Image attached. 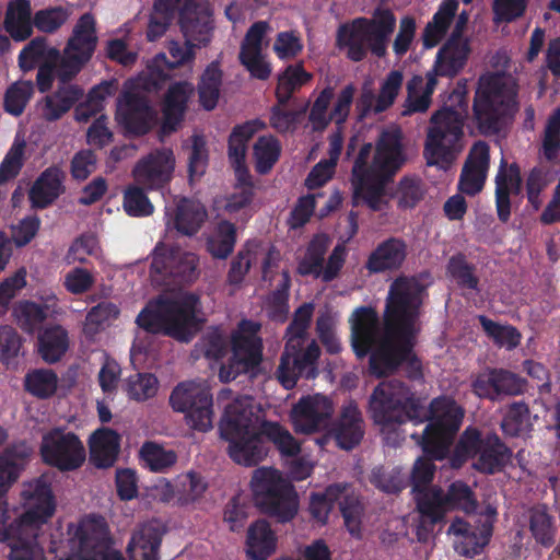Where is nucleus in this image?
Wrapping results in <instances>:
<instances>
[{"label":"nucleus","mask_w":560,"mask_h":560,"mask_svg":"<svg viewBox=\"0 0 560 560\" xmlns=\"http://www.w3.org/2000/svg\"><path fill=\"white\" fill-rule=\"evenodd\" d=\"M175 168V156L171 149H155L136 164L132 174L136 182L148 189L167 185Z\"/></svg>","instance_id":"obj_24"},{"label":"nucleus","mask_w":560,"mask_h":560,"mask_svg":"<svg viewBox=\"0 0 560 560\" xmlns=\"http://www.w3.org/2000/svg\"><path fill=\"white\" fill-rule=\"evenodd\" d=\"M208 149L203 136L194 135L191 137V150L188 158V174L190 180L200 178L208 166Z\"/></svg>","instance_id":"obj_61"},{"label":"nucleus","mask_w":560,"mask_h":560,"mask_svg":"<svg viewBox=\"0 0 560 560\" xmlns=\"http://www.w3.org/2000/svg\"><path fill=\"white\" fill-rule=\"evenodd\" d=\"M82 560H125L119 551L112 550L106 541V523L101 516H91L75 533Z\"/></svg>","instance_id":"obj_25"},{"label":"nucleus","mask_w":560,"mask_h":560,"mask_svg":"<svg viewBox=\"0 0 560 560\" xmlns=\"http://www.w3.org/2000/svg\"><path fill=\"white\" fill-rule=\"evenodd\" d=\"M68 348V331L60 325L47 327L38 336V352L46 363L60 361Z\"/></svg>","instance_id":"obj_42"},{"label":"nucleus","mask_w":560,"mask_h":560,"mask_svg":"<svg viewBox=\"0 0 560 560\" xmlns=\"http://www.w3.org/2000/svg\"><path fill=\"white\" fill-rule=\"evenodd\" d=\"M241 328L249 334H240L233 337L232 357L219 372V377L224 383L234 381L241 374L254 372L262 360V342L256 336L259 326L250 320H243Z\"/></svg>","instance_id":"obj_17"},{"label":"nucleus","mask_w":560,"mask_h":560,"mask_svg":"<svg viewBox=\"0 0 560 560\" xmlns=\"http://www.w3.org/2000/svg\"><path fill=\"white\" fill-rule=\"evenodd\" d=\"M197 266L198 257L194 253L158 243L153 250L150 270L151 273L161 276L166 284L180 287L197 279Z\"/></svg>","instance_id":"obj_19"},{"label":"nucleus","mask_w":560,"mask_h":560,"mask_svg":"<svg viewBox=\"0 0 560 560\" xmlns=\"http://www.w3.org/2000/svg\"><path fill=\"white\" fill-rule=\"evenodd\" d=\"M162 536L159 524L148 522L140 525L127 546L130 560H158Z\"/></svg>","instance_id":"obj_32"},{"label":"nucleus","mask_w":560,"mask_h":560,"mask_svg":"<svg viewBox=\"0 0 560 560\" xmlns=\"http://www.w3.org/2000/svg\"><path fill=\"white\" fill-rule=\"evenodd\" d=\"M313 75L304 69L302 62L289 65L278 77L277 102L287 105L293 93L312 80Z\"/></svg>","instance_id":"obj_45"},{"label":"nucleus","mask_w":560,"mask_h":560,"mask_svg":"<svg viewBox=\"0 0 560 560\" xmlns=\"http://www.w3.org/2000/svg\"><path fill=\"white\" fill-rule=\"evenodd\" d=\"M334 95V88L328 85L320 91L314 101L308 115V120L313 126V130L322 131L330 124V113L327 114V110Z\"/></svg>","instance_id":"obj_60"},{"label":"nucleus","mask_w":560,"mask_h":560,"mask_svg":"<svg viewBox=\"0 0 560 560\" xmlns=\"http://www.w3.org/2000/svg\"><path fill=\"white\" fill-rule=\"evenodd\" d=\"M425 456L427 457H420L416 460L410 476L412 492L415 493L417 505L421 515L423 514L424 510L422 506V501L425 499V494L438 488L431 487V482L436 469L433 463L435 458L429 454H425Z\"/></svg>","instance_id":"obj_46"},{"label":"nucleus","mask_w":560,"mask_h":560,"mask_svg":"<svg viewBox=\"0 0 560 560\" xmlns=\"http://www.w3.org/2000/svg\"><path fill=\"white\" fill-rule=\"evenodd\" d=\"M404 81L400 70H392L381 85L378 96L374 106L375 113H383L395 102Z\"/></svg>","instance_id":"obj_59"},{"label":"nucleus","mask_w":560,"mask_h":560,"mask_svg":"<svg viewBox=\"0 0 560 560\" xmlns=\"http://www.w3.org/2000/svg\"><path fill=\"white\" fill-rule=\"evenodd\" d=\"M423 521L417 528L419 541H425L427 534H423L427 518L430 525H435L444 520L447 511L460 510L467 514L477 510L478 502L471 488L462 480H456L448 486L446 492L440 487L425 494L422 501Z\"/></svg>","instance_id":"obj_14"},{"label":"nucleus","mask_w":560,"mask_h":560,"mask_svg":"<svg viewBox=\"0 0 560 560\" xmlns=\"http://www.w3.org/2000/svg\"><path fill=\"white\" fill-rule=\"evenodd\" d=\"M476 271V266L463 253L451 256L446 265L447 276L462 290L479 291L480 280Z\"/></svg>","instance_id":"obj_48"},{"label":"nucleus","mask_w":560,"mask_h":560,"mask_svg":"<svg viewBox=\"0 0 560 560\" xmlns=\"http://www.w3.org/2000/svg\"><path fill=\"white\" fill-rule=\"evenodd\" d=\"M289 289L290 277L288 272H283L282 283L271 293L268 300V313L271 319L284 322L289 313Z\"/></svg>","instance_id":"obj_63"},{"label":"nucleus","mask_w":560,"mask_h":560,"mask_svg":"<svg viewBox=\"0 0 560 560\" xmlns=\"http://www.w3.org/2000/svg\"><path fill=\"white\" fill-rule=\"evenodd\" d=\"M468 92L466 83L458 82L450 93L444 106L436 110L423 148V155L429 166L447 167L459 151L458 143L464 136V121L468 115Z\"/></svg>","instance_id":"obj_7"},{"label":"nucleus","mask_w":560,"mask_h":560,"mask_svg":"<svg viewBox=\"0 0 560 560\" xmlns=\"http://www.w3.org/2000/svg\"><path fill=\"white\" fill-rule=\"evenodd\" d=\"M427 397L418 395L400 380L381 382L371 394L369 406L375 423L383 427L411 422H429L420 438L424 454L438 460L444 459L460 429L464 408L446 395L433 398L425 406ZM411 438H418L412 434Z\"/></svg>","instance_id":"obj_2"},{"label":"nucleus","mask_w":560,"mask_h":560,"mask_svg":"<svg viewBox=\"0 0 560 560\" xmlns=\"http://www.w3.org/2000/svg\"><path fill=\"white\" fill-rule=\"evenodd\" d=\"M326 252L327 242L318 237L313 238L306 249L304 258L299 262V273L301 276L320 277Z\"/></svg>","instance_id":"obj_55"},{"label":"nucleus","mask_w":560,"mask_h":560,"mask_svg":"<svg viewBox=\"0 0 560 560\" xmlns=\"http://www.w3.org/2000/svg\"><path fill=\"white\" fill-rule=\"evenodd\" d=\"M236 242V225L229 220H220L206 236L205 247L213 259L225 260L234 252Z\"/></svg>","instance_id":"obj_39"},{"label":"nucleus","mask_w":560,"mask_h":560,"mask_svg":"<svg viewBox=\"0 0 560 560\" xmlns=\"http://www.w3.org/2000/svg\"><path fill=\"white\" fill-rule=\"evenodd\" d=\"M159 381L152 373H135L126 380L125 390L130 399L144 401L158 392Z\"/></svg>","instance_id":"obj_56"},{"label":"nucleus","mask_w":560,"mask_h":560,"mask_svg":"<svg viewBox=\"0 0 560 560\" xmlns=\"http://www.w3.org/2000/svg\"><path fill=\"white\" fill-rule=\"evenodd\" d=\"M178 23L187 43L206 46L210 42L213 25L206 0H185L178 10Z\"/></svg>","instance_id":"obj_26"},{"label":"nucleus","mask_w":560,"mask_h":560,"mask_svg":"<svg viewBox=\"0 0 560 560\" xmlns=\"http://www.w3.org/2000/svg\"><path fill=\"white\" fill-rule=\"evenodd\" d=\"M303 343L295 339H288L281 354L276 374L280 384L287 389L295 387L301 377L314 380L318 375L319 346L313 340L303 349Z\"/></svg>","instance_id":"obj_16"},{"label":"nucleus","mask_w":560,"mask_h":560,"mask_svg":"<svg viewBox=\"0 0 560 560\" xmlns=\"http://www.w3.org/2000/svg\"><path fill=\"white\" fill-rule=\"evenodd\" d=\"M33 94L34 83L31 80H21L12 83L4 93V110L12 116L19 117L23 114Z\"/></svg>","instance_id":"obj_51"},{"label":"nucleus","mask_w":560,"mask_h":560,"mask_svg":"<svg viewBox=\"0 0 560 560\" xmlns=\"http://www.w3.org/2000/svg\"><path fill=\"white\" fill-rule=\"evenodd\" d=\"M529 532L537 544L549 548L555 544L557 526L546 504L529 509Z\"/></svg>","instance_id":"obj_44"},{"label":"nucleus","mask_w":560,"mask_h":560,"mask_svg":"<svg viewBox=\"0 0 560 560\" xmlns=\"http://www.w3.org/2000/svg\"><path fill=\"white\" fill-rule=\"evenodd\" d=\"M229 442L228 454L237 465L254 467L269 453L271 442L283 456H296L301 446L293 435L279 422L264 420L256 432Z\"/></svg>","instance_id":"obj_10"},{"label":"nucleus","mask_w":560,"mask_h":560,"mask_svg":"<svg viewBox=\"0 0 560 560\" xmlns=\"http://www.w3.org/2000/svg\"><path fill=\"white\" fill-rule=\"evenodd\" d=\"M395 26V14L389 9L377 8L371 19L355 18L339 25L336 45L353 62L363 61L369 52L377 58H384Z\"/></svg>","instance_id":"obj_8"},{"label":"nucleus","mask_w":560,"mask_h":560,"mask_svg":"<svg viewBox=\"0 0 560 560\" xmlns=\"http://www.w3.org/2000/svg\"><path fill=\"white\" fill-rule=\"evenodd\" d=\"M84 96V90L78 84L62 83L57 89L43 97L40 102V114L48 122L62 118L71 108H75Z\"/></svg>","instance_id":"obj_30"},{"label":"nucleus","mask_w":560,"mask_h":560,"mask_svg":"<svg viewBox=\"0 0 560 560\" xmlns=\"http://www.w3.org/2000/svg\"><path fill=\"white\" fill-rule=\"evenodd\" d=\"M492 535L490 527L472 528L465 535L457 547V551L468 558L480 555L489 544Z\"/></svg>","instance_id":"obj_62"},{"label":"nucleus","mask_w":560,"mask_h":560,"mask_svg":"<svg viewBox=\"0 0 560 560\" xmlns=\"http://www.w3.org/2000/svg\"><path fill=\"white\" fill-rule=\"evenodd\" d=\"M66 173L56 165L47 167L32 185L28 199L32 208L46 209L66 191Z\"/></svg>","instance_id":"obj_29"},{"label":"nucleus","mask_w":560,"mask_h":560,"mask_svg":"<svg viewBox=\"0 0 560 560\" xmlns=\"http://www.w3.org/2000/svg\"><path fill=\"white\" fill-rule=\"evenodd\" d=\"M118 90L116 80H104L94 85L86 94L83 102H79L74 110V118L79 122H86L93 116L104 109V102L107 97L114 95Z\"/></svg>","instance_id":"obj_41"},{"label":"nucleus","mask_w":560,"mask_h":560,"mask_svg":"<svg viewBox=\"0 0 560 560\" xmlns=\"http://www.w3.org/2000/svg\"><path fill=\"white\" fill-rule=\"evenodd\" d=\"M199 298L186 293L178 299L159 298L150 301L138 314L136 323L144 331L162 334L187 341L190 329L197 326L196 311Z\"/></svg>","instance_id":"obj_9"},{"label":"nucleus","mask_w":560,"mask_h":560,"mask_svg":"<svg viewBox=\"0 0 560 560\" xmlns=\"http://www.w3.org/2000/svg\"><path fill=\"white\" fill-rule=\"evenodd\" d=\"M372 143H364L354 160L351 183L355 198H362L370 209L380 210L386 186L406 163V154L399 130L383 131L376 142L370 163Z\"/></svg>","instance_id":"obj_4"},{"label":"nucleus","mask_w":560,"mask_h":560,"mask_svg":"<svg viewBox=\"0 0 560 560\" xmlns=\"http://www.w3.org/2000/svg\"><path fill=\"white\" fill-rule=\"evenodd\" d=\"M120 450V435L113 429H97L91 436L90 457L97 468L113 466Z\"/></svg>","instance_id":"obj_35"},{"label":"nucleus","mask_w":560,"mask_h":560,"mask_svg":"<svg viewBox=\"0 0 560 560\" xmlns=\"http://www.w3.org/2000/svg\"><path fill=\"white\" fill-rule=\"evenodd\" d=\"M541 154L548 162H553L560 154V107L555 108L547 118Z\"/></svg>","instance_id":"obj_54"},{"label":"nucleus","mask_w":560,"mask_h":560,"mask_svg":"<svg viewBox=\"0 0 560 560\" xmlns=\"http://www.w3.org/2000/svg\"><path fill=\"white\" fill-rule=\"evenodd\" d=\"M369 480L376 489L387 494H397L407 486L405 476L399 468L374 467Z\"/></svg>","instance_id":"obj_53"},{"label":"nucleus","mask_w":560,"mask_h":560,"mask_svg":"<svg viewBox=\"0 0 560 560\" xmlns=\"http://www.w3.org/2000/svg\"><path fill=\"white\" fill-rule=\"evenodd\" d=\"M223 72L220 62H210L202 72L198 82L199 103L206 110L217 107L222 85Z\"/></svg>","instance_id":"obj_43"},{"label":"nucleus","mask_w":560,"mask_h":560,"mask_svg":"<svg viewBox=\"0 0 560 560\" xmlns=\"http://www.w3.org/2000/svg\"><path fill=\"white\" fill-rule=\"evenodd\" d=\"M406 256V243L400 238L390 237L378 244L370 254L365 267L371 273L397 270L401 267Z\"/></svg>","instance_id":"obj_33"},{"label":"nucleus","mask_w":560,"mask_h":560,"mask_svg":"<svg viewBox=\"0 0 560 560\" xmlns=\"http://www.w3.org/2000/svg\"><path fill=\"white\" fill-rule=\"evenodd\" d=\"M50 48L47 44V38L44 36H37L31 39L20 51L18 57V65L21 71L30 72L36 67H39L42 62L50 60Z\"/></svg>","instance_id":"obj_52"},{"label":"nucleus","mask_w":560,"mask_h":560,"mask_svg":"<svg viewBox=\"0 0 560 560\" xmlns=\"http://www.w3.org/2000/svg\"><path fill=\"white\" fill-rule=\"evenodd\" d=\"M424 285L416 277H397L385 300L383 331L375 308L360 306L353 312L351 347L358 359L370 355L371 375L394 374L415 348Z\"/></svg>","instance_id":"obj_1"},{"label":"nucleus","mask_w":560,"mask_h":560,"mask_svg":"<svg viewBox=\"0 0 560 560\" xmlns=\"http://www.w3.org/2000/svg\"><path fill=\"white\" fill-rule=\"evenodd\" d=\"M98 43L96 21L92 13L82 14L73 26L62 52L50 48V60L37 68L36 86L40 93L58 84L71 82L92 59Z\"/></svg>","instance_id":"obj_5"},{"label":"nucleus","mask_w":560,"mask_h":560,"mask_svg":"<svg viewBox=\"0 0 560 560\" xmlns=\"http://www.w3.org/2000/svg\"><path fill=\"white\" fill-rule=\"evenodd\" d=\"M471 392L479 398L499 402L505 397L523 395L527 381L502 368H488L471 381Z\"/></svg>","instance_id":"obj_20"},{"label":"nucleus","mask_w":560,"mask_h":560,"mask_svg":"<svg viewBox=\"0 0 560 560\" xmlns=\"http://www.w3.org/2000/svg\"><path fill=\"white\" fill-rule=\"evenodd\" d=\"M281 143L271 135L260 136L253 145V160L256 173L267 175L281 155Z\"/></svg>","instance_id":"obj_47"},{"label":"nucleus","mask_w":560,"mask_h":560,"mask_svg":"<svg viewBox=\"0 0 560 560\" xmlns=\"http://www.w3.org/2000/svg\"><path fill=\"white\" fill-rule=\"evenodd\" d=\"M335 503H338L348 532L360 537L364 506L349 483H332L323 492L312 493L308 511L313 518L326 524Z\"/></svg>","instance_id":"obj_12"},{"label":"nucleus","mask_w":560,"mask_h":560,"mask_svg":"<svg viewBox=\"0 0 560 560\" xmlns=\"http://www.w3.org/2000/svg\"><path fill=\"white\" fill-rule=\"evenodd\" d=\"M31 452L25 442H19L0 453V500L25 469ZM22 498L25 512L14 520L0 504V542L10 547V560H43L38 539L43 526L56 511L51 486L46 478L39 477L24 486Z\"/></svg>","instance_id":"obj_3"},{"label":"nucleus","mask_w":560,"mask_h":560,"mask_svg":"<svg viewBox=\"0 0 560 560\" xmlns=\"http://www.w3.org/2000/svg\"><path fill=\"white\" fill-rule=\"evenodd\" d=\"M548 171L540 166L533 167L526 178V197L534 210H539L542 200L541 192L548 186Z\"/></svg>","instance_id":"obj_64"},{"label":"nucleus","mask_w":560,"mask_h":560,"mask_svg":"<svg viewBox=\"0 0 560 560\" xmlns=\"http://www.w3.org/2000/svg\"><path fill=\"white\" fill-rule=\"evenodd\" d=\"M208 218L202 203L188 198H182L176 207L174 228L183 235L192 236L199 232Z\"/></svg>","instance_id":"obj_40"},{"label":"nucleus","mask_w":560,"mask_h":560,"mask_svg":"<svg viewBox=\"0 0 560 560\" xmlns=\"http://www.w3.org/2000/svg\"><path fill=\"white\" fill-rule=\"evenodd\" d=\"M192 93L194 86L187 81L174 82L168 86L161 105L162 121L159 131L161 137L171 136L179 129Z\"/></svg>","instance_id":"obj_27"},{"label":"nucleus","mask_w":560,"mask_h":560,"mask_svg":"<svg viewBox=\"0 0 560 560\" xmlns=\"http://www.w3.org/2000/svg\"><path fill=\"white\" fill-rule=\"evenodd\" d=\"M25 390L39 399L55 395L58 387V376L50 369H37L28 372L24 381Z\"/></svg>","instance_id":"obj_50"},{"label":"nucleus","mask_w":560,"mask_h":560,"mask_svg":"<svg viewBox=\"0 0 560 560\" xmlns=\"http://www.w3.org/2000/svg\"><path fill=\"white\" fill-rule=\"evenodd\" d=\"M266 128V124L256 118L233 127L228 139V158L234 170L237 183L243 189L253 190V180L246 165V153L249 140L254 135Z\"/></svg>","instance_id":"obj_22"},{"label":"nucleus","mask_w":560,"mask_h":560,"mask_svg":"<svg viewBox=\"0 0 560 560\" xmlns=\"http://www.w3.org/2000/svg\"><path fill=\"white\" fill-rule=\"evenodd\" d=\"M3 26L15 42H24L33 34V18L30 0H12L8 3Z\"/></svg>","instance_id":"obj_34"},{"label":"nucleus","mask_w":560,"mask_h":560,"mask_svg":"<svg viewBox=\"0 0 560 560\" xmlns=\"http://www.w3.org/2000/svg\"><path fill=\"white\" fill-rule=\"evenodd\" d=\"M254 416L252 408L237 402L229 405L220 423L222 439L231 441L256 432Z\"/></svg>","instance_id":"obj_38"},{"label":"nucleus","mask_w":560,"mask_h":560,"mask_svg":"<svg viewBox=\"0 0 560 560\" xmlns=\"http://www.w3.org/2000/svg\"><path fill=\"white\" fill-rule=\"evenodd\" d=\"M478 320L486 332L492 339L495 346L513 350L521 343L522 335L518 329L512 325H501L486 315H479Z\"/></svg>","instance_id":"obj_49"},{"label":"nucleus","mask_w":560,"mask_h":560,"mask_svg":"<svg viewBox=\"0 0 560 560\" xmlns=\"http://www.w3.org/2000/svg\"><path fill=\"white\" fill-rule=\"evenodd\" d=\"M140 455L152 471H164L177 460L174 451H166L154 442H145L140 450Z\"/></svg>","instance_id":"obj_58"},{"label":"nucleus","mask_w":560,"mask_h":560,"mask_svg":"<svg viewBox=\"0 0 560 560\" xmlns=\"http://www.w3.org/2000/svg\"><path fill=\"white\" fill-rule=\"evenodd\" d=\"M534 424L529 406L524 400L513 401L502 409L500 429L508 438L530 436Z\"/></svg>","instance_id":"obj_36"},{"label":"nucleus","mask_w":560,"mask_h":560,"mask_svg":"<svg viewBox=\"0 0 560 560\" xmlns=\"http://www.w3.org/2000/svg\"><path fill=\"white\" fill-rule=\"evenodd\" d=\"M364 420L358 405L353 400L343 404L338 418L331 423L330 436L337 446L351 451L364 436Z\"/></svg>","instance_id":"obj_28"},{"label":"nucleus","mask_w":560,"mask_h":560,"mask_svg":"<svg viewBox=\"0 0 560 560\" xmlns=\"http://www.w3.org/2000/svg\"><path fill=\"white\" fill-rule=\"evenodd\" d=\"M334 413L332 400L322 394L303 396L292 409L294 429L299 433H315L326 429Z\"/></svg>","instance_id":"obj_23"},{"label":"nucleus","mask_w":560,"mask_h":560,"mask_svg":"<svg viewBox=\"0 0 560 560\" xmlns=\"http://www.w3.org/2000/svg\"><path fill=\"white\" fill-rule=\"evenodd\" d=\"M156 114L147 95L135 91H122L117 98L116 120L126 133L136 137L147 135Z\"/></svg>","instance_id":"obj_21"},{"label":"nucleus","mask_w":560,"mask_h":560,"mask_svg":"<svg viewBox=\"0 0 560 560\" xmlns=\"http://www.w3.org/2000/svg\"><path fill=\"white\" fill-rule=\"evenodd\" d=\"M170 404L185 415L192 430L208 432L212 429L213 399L208 387L194 381L179 383L171 393Z\"/></svg>","instance_id":"obj_15"},{"label":"nucleus","mask_w":560,"mask_h":560,"mask_svg":"<svg viewBox=\"0 0 560 560\" xmlns=\"http://www.w3.org/2000/svg\"><path fill=\"white\" fill-rule=\"evenodd\" d=\"M277 547V537L265 520L254 522L247 530L246 555L250 560H267Z\"/></svg>","instance_id":"obj_37"},{"label":"nucleus","mask_w":560,"mask_h":560,"mask_svg":"<svg viewBox=\"0 0 560 560\" xmlns=\"http://www.w3.org/2000/svg\"><path fill=\"white\" fill-rule=\"evenodd\" d=\"M254 500L259 510L287 523L294 518L299 510V497L294 486L272 467H259L254 470L252 481Z\"/></svg>","instance_id":"obj_11"},{"label":"nucleus","mask_w":560,"mask_h":560,"mask_svg":"<svg viewBox=\"0 0 560 560\" xmlns=\"http://www.w3.org/2000/svg\"><path fill=\"white\" fill-rule=\"evenodd\" d=\"M518 85L505 73L481 75L472 100L471 121L480 135L498 136L518 112Z\"/></svg>","instance_id":"obj_6"},{"label":"nucleus","mask_w":560,"mask_h":560,"mask_svg":"<svg viewBox=\"0 0 560 560\" xmlns=\"http://www.w3.org/2000/svg\"><path fill=\"white\" fill-rule=\"evenodd\" d=\"M43 462L60 471H73L85 462V448L79 436L55 428L44 434L40 444Z\"/></svg>","instance_id":"obj_18"},{"label":"nucleus","mask_w":560,"mask_h":560,"mask_svg":"<svg viewBox=\"0 0 560 560\" xmlns=\"http://www.w3.org/2000/svg\"><path fill=\"white\" fill-rule=\"evenodd\" d=\"M197 44L194 42L185 43L179 45L178 43H171L168 47L170 58L164 54L160 52L148 65L149 75L155 86L171 79V72L190 62L194 57V47Z\"/></svg>","instance_id":"obj_31"},{"label":"nucleus","mask_w":560,"mask_h":560,"mask_svg":"<svg viewBox=\"0 0 560 560\" xmlns=\"http://www.w3.org/2000/svg\"><path fill=\"white\" fill-rule=\"evenodd\" d=\"M459 448L474 459L472 467L485 475L502 471L510 464L513 451L494 431L481 432L468 427L460 436Z\"/></svg>","instance_id":"obj_13"},{"label":"nucleus","mask_w":560,"mask_h":560,"mask_svg":"<svg viewBox=\"0 0 560 560\" xmlns=\"http://www.w3.org/2000/svg\"><path fill=\"white\" fill-rule=\"evenodd\" d=\"M71 11L62 5L50 7L35 12L34 26L43 33L57 32L70 18Z\"/></svg>","instance_id":"obj_57"}]
</instances>
